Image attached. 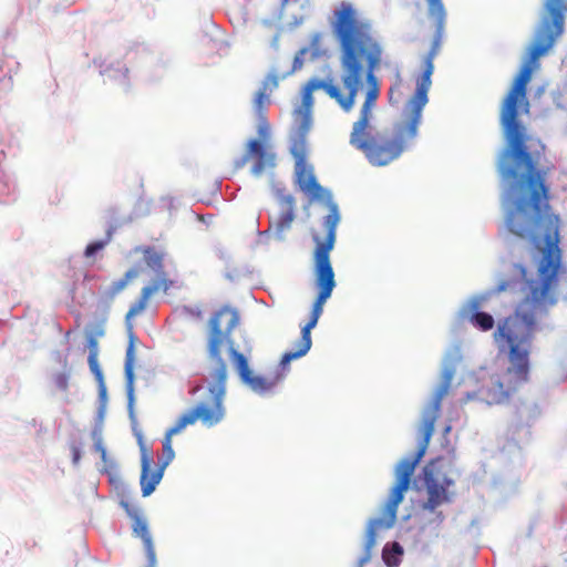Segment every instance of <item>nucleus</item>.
Returning <instances> with one entry per match:
<instances>
[{"label": "nucleus", "instance_id": "36", "mask_svg": "<svg viewBox=\"0 0 567 567\" xmlns=\"http://www.w3.org/2000/svg\"><path fill=\"white\" fill-rule=\"evenodd\" d=\"M284 3H287L289 0H281Z\"/></svg>", "mask_w": 567, "mask_h": 567}, {"label": "nucleus", "instance_id": "34", "mask_svg": "<svg viewBox=\"0 0 567 567\" xmlns=\"http://www.w3.org/2000/svg\"><path fill=\"white\" fill-rule=\"evenodd\" d=\"M81 457V454L78 450H74L73 452V461H79V458Z\"/></svg>", "mask_w": 567, "mask_h": 567}, {"label": "nucleus", "instance_id": "16", "mask_svg": "<svg viewBox=\"0 0 567 567\" xmlns=\"http://www.w3.org/2000/svg\"><path fill=\"white\" fill-rule=\"evenodd\" d=\"M296 183L301 192L311 198H320L322 187L316 179L313 168L307 162L296 163L295 166Z\"/></svg>", "mask_w": 567, "mask_h": 567}, {"label": "nucleus", "instance_id": "22", "mask_svg": "<svg viewBox=\"0 0 567 567\" xmlns=\"http://www.w3.org/2000/svg\"><path fill=\"white\" fill-rule=\"evenodd\" d=\"M135 254H142L144 261L152 269H159L163 266V256L151 246H137L133 249Z\"/></svg>", "mask_w": 567, "mask_h": 567}, {"label": "nucleus", "instance_id": "31", "mask_svg": "<svg viewBox=\"0 0 567 567\" xmlns=\"http://www.w3.org/2000/svg\"><path fill=\"white\" fill-rule=\"evenodd\" d=\"M104 334V328L103 324H97L94 329V336L95 337H102Z\"/></svg>", "mask_w": 567, "mask_h": 567}, {"label": "nucleus", "instance_id": "28", "mask_svg": "<svg viewBox=\"0 0 567 567\" xmlns=\"http://www.w3.org/2000/svg\"><path fill=\"white\" fill-rule=\"evenodd\" d=\"M94 449L99 453L101 461H107L106 460V450L104 447L103 440L101 437L95 439Z\"/></svg>", "mask_w": 567, "mask_h": 567}, {"label": "nucleus", "instance_id": "18", "mask_svg": "<svg viewBox=\"0 0 567 567\" xmlns=\"http://www.w3.org/2000/svg\"><path fill=\"white\" fill-rule=\"evenodd\" d=\"M481 303L480 298L470 300L464 306L463 313L480 330L488 331L494 327V318L487 312L480 311Z\"/></svg>", "mask_w": 567, "mask_h": 567}, {"label": "nucleus", "instance_id": "4", "mask_svg": "<svg viewBox=\"0 0 567 567\" xmlns=\"http://www.w3.org/2000/svg\"><path fill=\"white\" fill-rule=\"evenodd\" d=\"M238 324L239 313L229 306H223L210 316L207 338L208 367L217 368L219 371L228 369L225 357L227 353L241 382L257 393H266L277 384L278 378L268 379L254 374L247 357L237 351L231 339L233 331Z\"/></svg>", "mask_w": 567, "mask_h": 567}, {"label": "nucleus", "instance_id": "17", "mask_svg": "<svg viewBox=\"0 0 567 567\" xmlns=\"http://www.w3.org/2000/svg\"><path fill=\"white\" fill-rule=\"evenodd\" d=\"M168 463H142L141 488L143 496L151 495L161 482Z\"/></svg>", "mask_w": 567, "mask_h": 567}, {"label": "nucleus", "instance_id": "23", "mask_svg": "<svg viewBox=\"0 0 567 567\" xmlns=\"http://www.w3.org/2000/svg\"><path fill=\"white\" fill-rule=\"evenodd\" d=\"M308 132H302L301 123L299 122L298 127V137L293 140L291 144L290 152L296 161V163L307 162V145H306V135Z\"/></svg>", "mask_w": 567, "mask_h": 567}, {"label": "nucleus", "instance_id": "32", "mask_svg": "<svg viewBox=\"0 0 567 567\" xmlns=\"http://www.w3.org/2000/svg\"><path fill=\"white\" fill-rule=\"evenodd\" d=\"M444 519V516L442 514V512H439L435 514V520H436V524L440 525Z\"/></svg>", "mask_w": 567, "mask_h": 567}, {"label": "nucleus", "instance_id": "12", "mask_svg": "<svg viewBox=\"0 0 567 567\" xmlns=\"http://www.w3.org/2000/svg\"><path fill=\"white\" fill-rule=\"evenodd\" d=\"M250 159H255L251 173L257 176L265 169L272 168L276 165V154L266 141L249 140L245 155L236 162L235 166L240 168Z\"/></svg>", "mask_w": 567, "mask_h": 567}, {"label": "nucleus", "instance_id": "20", "mask_svg": "<svg viewBox=\"0 0 567 567\" xmlns=\"http://www.w3.org/2000/svg\"><path fill=\"white\" fill-rule=\"evenodd\" d=\"M138 276V270L136 268H132L127 270L123 278L113 281L110 287H107L101 295L104 302H111L115 299V297L121 293L128 285L131 280Z\"/></svg>", "mask_w": 567, "mask_h": 567}, {"label": "nucleus", "instance_id": "26", "mask_svg": "<svg viewBox=\"0 0 567 567\" xmlns=\"http://www.w3.org/2000/svg\"><path fill=\"white\" fill-rule=\"evenodd\" d=\"M54 383L56 388H59L62 391H65L69 386V375L66 373H58L54 378Z\"/></svg>", "mask_w": 567, "mask_h": 567}, {"label": "nucleus", "instance_id": "14", "mask_svg": "<svg viewBox=\"0 0 567 567\" xmlns=\"http://www.w3.org/2000/svg\"><path fill=\"white\" fill-rule=\"evenodd\" d=\"M172 286L173 281L167 279L165 274H158L150 285L142 288L138 299L130 307L126 313V321L142 313L146 309L148 300L153 295L158 291L167 292Z\"/></svg>", "mask_w": 567, "mask_h": 567}, {"label": "nucleus", "instance_id": "11", "mask_svg": "<svg viewBox=\"0 0 567 567\" xmlns=\"http://www.w3.org/2000/svg\"><path fill=\"white\" fill-rule=\"evenodd\" d=\"M426 2H427V17H429V19H431L434 22L435 34H434L433 43H432V47L430 50V58H429L426 71H425L423 80L420 84L421 87H420L419 95H423L424 90H425L426 85L429 84V75L433 74V71H434L433 60L440 50L441 41L443 38V32H444V27H445V21H446V10H445V7H444L442 0H426Z\"/></svg>", "mask_w": 567, "mask_h": 567}, {"label": "nucleus", "instance_id": "6", "mask_svg": "<svg viewBox=\"0 0 567 567\" xmlns=\"http://www.w3.org/2000/svg\"><path fill=\"white\" fill-rule=\"evenodd\" d=\"M208 392L209 401H202L194 408L184 412L167 430L163 441V461H172L175 457L172 447V436L181 433L186 426L195 424L200 421L206 427H213L219 424L226 416V408L224 405L226 395V381L228 377V369L218 370L217 368L208 367Z\"/></svg>", "mask_w": 567, "mask_h": 567}, {"label": "nucleus", "instance_id": "10", "mask_svg": "<svg viewBox=\"0 0 567 567\" xmlns=\"http://www.w3.org/2000/svg\"><path fill=\"white\" fill-rule=\"evenodd\" d=\"M435 463H426L423 468L424 482L427 498L423 505L425 511L434 513L442 504L451 502L449 487L453 484L452 480L441 475L434 468Z\"/></svg>", "mask_w": 567, "mask_h": 567}, {"label": "nucleus", "instance_id": "24", "mask_svg": "<svg viewBox=\"0 0 567 567\" xmlns=\"http://www.w3.org/2000/svg\"><path fill=\"white\" fill-rule=\"evenodd\" d=\"M134 360H135L134 337L131 336V340L127 346L126 354H125V375H126L128 384H132V382H133Z\"/></svg>", "mask_w": 567, "mask_h": 567}, {"label": "nucleus", "instance_id": "27", "mask_svg": "<svg viewBox=\"0 0 567 567\" xmlns=\"http://www.w3.org/2000/svg\"><path fill=\"white\" fill-rule=\"evenodd\" d=\"M104 243L103 241H94L86 246L85 248V256L92 257L94 254H96L99 250L103 249Z\"/></svg>", "mask_w": 567, "mask_h": 567}, {"label": "nucleus", "instance_id": "8", "mask_svg": "<svg viewBox=\"0 0 567 567\" xmlns=\"http://www.w3.org/2000/svg\"><path fill=\"white\" fill-rule=\"evenodd\" d=\"M454 373L455 371L452 368L443 371L441 383L434 392L431 402L424 410L422 422L419 427V442L416 450L412 455L406 456L403 461H421L424 456L430 440L434 433L435 423L441 414L442 401L450 391Z\"/></svg>", "mask_w": 567, "mask_h": 567}, {"label": "nucleus", "instance_id": "3", "mask_svg": "<svg viewBox=\"0 0 567 567\" xmlns=\"http://www.w3.org/2000/svg\"><path fill=\"white\" fill-rule=\"evenodd\" d=\"M566 10L565 0H546L526 61L501 103L499 122L511 125L523 123L522 115L529 114L530 103L527 97V85L532 80L533 72L539 68V58L547 54L564 33Z\"/></svg>", "mask_w": 567, "mask_h": 567}, {"label": "nucleus", "instance_id": "7", "mask_svg": "<svg viewBox=\"0 0 567 567\" xmlns=\"http://www.w3.org/2000/svg\"><path fill=\"white\" fill-rule=\"evenodd\" d=\"M419 463H399L395 467L396 480L390 495L381 509V516L370 523L367 540L365 556L360 559L362 566L370 559V550L375 544V532L379 528H391L396 520V512L399 504L404 498V493L409 489L411 478Z\"/></svg>", "mask_w": 567, "mask_h": 567}, {"label": "nucleus", "instance_id": "5", "mask_svg": "<svg viewBox=\"0 0 567 567\" xmlns=\"http://www.w3.org/2000/svg\"><path fill=\"white\" fill-rule=\"evenodd\" d=\"M339 223V214L336 206H332L330 213L324 217V238L315 235V284L318 289V296L313 302L308 322L301 329V337L297 343L296 351L286 352L280 361L282 367L289 364L292 360L303 357L311 348V330L317 326L323 311V305L330 298L334 287V272L330 262V251L336 241V228Z\"/></svg>", "mask_w": 567, "mask_h": 567}, {"label": "nucleus", "instance_id": "25", "mask_svg": "<svg viewBox=\"0 0 567 567\" xmlns=\"http://www.w3.org/2000/svg\"><path fill=\"white\" fill-rule=\"evenodd\" d=\"M87 362H89V365H90V369H91L92 373L95 375V378L101 383V393L104 394L105 393V389H104V385H103V373H102V371L100 369V365H99V362H97V357H95L94 352L93 353H89Z\"/></svg>", "mask_w": 567, "mask_h": 567}, {"label": "nucleus", "instance_id": "9", "mask_svg": "<svg viewBox=\"0 0 567 567\" xmlns=\"http://www.w3.org/2000/svg\"><path fill=\"white\" fill-rule=\"evenodd\" d=\"M317 90H323L340 105L341 109H347V106L349 107L352 101V96L342 99V90L334 84L332 80H321L318 78L310 79L303 86L301 93V105L296 111L303 133L309 132L311 127V112L315 103L313 92ZM351 95H353V93Z\"/></svg>", "mask_w": 567, "mask_h": 567}, {"label": "nucleus", "instance_id": "15", "mask_svg": "<svg viewBox=\"0 0 567 567\" xmlns=\"http://www.w3.org/2000/svg\"><path fill=\"white\" fill-rule=\"evenodd\" d=\"M130 516L132 517V533L133 536L142 539L144 549L146 553L147 565L146 567H156V551L153 543L152 535L148 529L147 522L138 515L136 512L131 513L127 511Z\"/></svg>", "mask_w": 567, "mask_h": 567}, {"label": "nucleus", "instance_id": "2", "mask_svg": "<svg viewBox=\"0 0 567 567\" xmlns=\"http://www.w3.org/2000/svg\"><path fill=\"white\" fill-rule=\"evenodd\" d=\"M331 29L339 44L341 83L344 91L342 99L351 96L353 91L350 106L342 110H352L364 80L368 86L359 118L353 123L350 133V144L361 151L371 165L385 166L399 158L406 146V141L417 134L422 110L429 101L427 93L432 84L430 74L423 95H419L430 52L425 58L423 72L417 79L416 90L406 104L405 123L398 126L393 136L373 133V110L380 95V84L374 72L381 65L383 47L372 23L361 18L350 3L342 2L333 12Z\"/></svg>", "mask_w": 567, "mask_h": 567}, {"label": "nucleus", "instance_id": "29", "mask_svg": "<svg viewBox=\"0 0 567 567\" xmlns=\"http://www.w3.org/2000/svg\"><path fill=\"white\" fill-rule=\"evenodd\" d=\"M89 350H90V353L94 352L95 357H97V341L94 337H91L89 339Z\"/></svg>", "mask_w": 567, "mask_h": 567}, {"label": "nucleus", "instance_id": "33", "mask_svg": "<svg viewBox=\"0 0 567 567\" xmlns=\"http://www.w3.org/2000/svg\"><path fill=\"white\" fill-rule=\"evenodd\" d=\"M508 286H509V284L507 281H503V282L499 284L497 290L498 291H504V290L507 289Z\"/></svg>", "mask_w": 567, "mask_h": 567}, {"label": "nucleus", "instance_id": "21", "mask_svg": "<svg viewBox=\"0 0 567 567\" xmlns=\"http://www.w3.org/2000/svg\"><path fill=\"white\" fill-rule=\"evenodd\" d=\"M323 38L324 34L322 32H313L309 39V45L299 50L298 55L305 56L310 53L311 59H318L326 53L323 49Z\"/></svg>", "mask_w": 567, "mask_h": 567}, {"label": "nucleus", "instance_id": "1", "mask_svg": "<svg viewBox=\"0 0 567 567\" xmlns=\"http://www.w3.org/2000/svg\"><path fill=\"white\" fill-rule=\"evenodd\" d=\"M507 142L503 158H512L514 167L502 166L504 177L514 178L505 208V227L514 236L528 240L539 254L536 278H527V269L515 265L524 280L523 298L513 315L505 318L494 336L508 348V365L491 375L477 391L467 393L466 400H478L488 405L506 403L518 389L529 381V354L537 320L547 316L558 301V276L563 268L560 228L563 220L551 205L548 175L553 165L538 167L546 146L538 137L527 134L524 123L499 122Z\"/></svg>", "mask_w": 567, "mask_h": 567}, {"label": "nucleus", "instance_id": "19", "mask_svg": "<svg viewBox=\"0 0 567 567\" xmlns=\"http://www.w3.org/2000/svg\"><path fill=\"white\" fill-rule=\"evenodd\" d=\"M280 212L275 217V226L278 233L290 228L295 219V199L291 195L279 194L278 196Z\"/></svg>", "mask_w": 567, "mask_h": 567}, {"label": "nucleus", "instance_id": "35", "mask_svg": "<svg viewBox=\"0 0 567 567\" xmlns=\"http://www.w3.org/2000/svg\"><path fill=\"white\" fill-rule=\"evenodd\" d=\"M394 548L395 550L401 551L399 544H394Z\"/></svg>", "mask_w": 567, "mask_h": 567}, {"label": "nucleus", "instance_id": "13", "mask_svg": "<svg viewBox=\"0 0 567 567\" xmlns=\"http://www.w3.org/2000/svg\"><path fill=\"white\" fill-rule=\"evenodd\" d=\"M278 87V78L275 74H269L262 82L260 89L256 93L254 99V110L260 121L259 134L266 136L269 131L268 123L266 121V111L270 104V94Z\"/></svg>", "mask_w": 567, "mask_h": 567}, {"label": "nucleus", "instance_id": "30", "mask_svg": "<svg viewBox=\"0 0 567 567\" xmlns=\"http://www.w3.org/2000/svg\"><path fill=\"white\" fill-rule=\"evenodd\" d=\"M141 461H153L152 452L147 451L145 447H142V460Z\"/></svg>", "mask_w": 567, "mask_h": 567}]
</instances>
